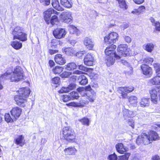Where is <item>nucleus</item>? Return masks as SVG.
<instances>
[{
    "label": "nucleus",
    "mask_w": 160,
    "mask_h": 160,
    "mask_svg": "<svg viewBox=\"0 0 160 160\" xmlns=\"http://www.w3.org/2000/svg\"><path fill=\"white\" fill-rule=\"evenodd\" d=\"M30 89L28 88H21L18 91V94L14 96V99L16 104L23 107L25 106L27 101V98L30 92Z\"/></svg>",
    "instance_id": "obj_1"
},
{
    "label": "nucleus",
    "mask_w": 160,
    "mask_h": 160,
    "mask_svg": "<svg viewBox=\"0 0 160 160\" xmlns=\"http://www.w3.org/2000/svg\"><path fill=\"white\" fill-rule=\"evenodd\" d=\"M23 76V71L20 67H16L14 69L12 74L11 75V73L8 71L1 77L6 79H10L11 82H18L22 79Z\"/></svg>",
    "instance_id": "obj_2"
},
{
    "label": "nucleus",
    "mask_w": 160,
    "mask_h": 160,
    "mask_svg": "<svg viewBox=\"0 0 160 160\" xmlns=\"http://www.w3.org/2000/svg\"><path fill=\"white\" fill-rule=\"evenodd\" d=\"M63 137L69 142H76V134L73 129L69 127H64L62 129Z\"/></svg>",
    "instance_id": "obj_3"
},
{
    "label": "nucleus",
    "mask_w": 160,
    "mask_h": 160,
    "mask_svg": "<svg viewBox=\"0 0 160 160\" xmlns=\"http://www.w3.org/2000/svg\"><path fill=\"white\" fill-rule=\"evenodd\" d=\"M118 35L117 33L112 32L107 35L104 38V41L107 45L113 44L118 40Z\"/></svg>",
    "instance_id": "obj_4"
},
{
    "label": "nucleus",
    "mask_w": 160,
    "mask_h": 160,
    "mask_svg": "<svg viewBox=\"0 0 160 160\" xmlns=\"http://www.w3.org/2000/svg\"><path fill=\"white\" fill-rule=\"evenodd\" d=\"M118 56H120L119 59L122 57H126L129 55V49L128 48V46L126 44H122L120 45L118 48Z\"/></svg>",
    "instance_id": "obj_5"
},
{
    "label": "nucleus",
    "mask_w": 160,
    "mask_h": 160,
    "mask_svg": "<svg viewBox=\"0 0 160 160\" xmlns=\"http://www.w3.org/2000/svg\"><path fill=\"white\" fill-rule=\"evenodd\" d=\"M149 135L145 133H142L141 136H138L136 140V143L138 145H140L142 143L144 145H148L150 143L151 141Z\"/></svg>",
    "instance_id": "obj_6"
},
{
    "label": "nucleus",
    "mask_w": 160,
    "mask_h": 160,
    "mask_svg": "<svg viewBox=\"0 0 160 160\" xmlns=\"http://www.w3.org/2000/svg\"><path fill=\"white\" fill-rule=\"evenodd\" d=\"M134 90V88L132 86L128 87H120L118 89V92L121 94V96L123 99L127 97V93L132 92Z\"/></svg>",
    "instance_id": "obj_7"
},
{
    "label": "nucleus",
    "mask_w": 160,
    "mask_h": 160,
    "mask_svg": "<svg viewBox=\"0 0 160 160\" xmlns=\"http://www.w3.org/2000/svg\"><path fill=\"white\" fill-rule=\"evenodd\" d=\"M67 33L65 29L58 28L55 29L53 33L55 37L58 39H60L64 38Z\"/></svg>",
    "instance_id": "obj_8"
},
{
    "label": "nucleus",
    "mask_w": 160,
    "mask_h": 160,
    "mask_svg": "<svg viewBox=\"0 0 160 160\" xmlns=\"http://www.w3.org/2000/svg\"><path fill=\"white\" fill-rule=\"evenodd\" d=\"M84 91H89L88 96V99L92 102H93L96 98V94L95 92L92 89L90 85L84 87Z\"/></svg>",
    "instance_id": "obj_9"
},
{
    "label": "nucleus",
    "mask_w": 160,
    "mask_h": 160,
    "mask_svg": "<svg viewBox=\"0 0 160 160\" xmlns=\"http://www.w3.org/2000/svg\"><path fill=\"white\" fill-rule=\"evenodd\" d=\"M61 17L63 21L66 23H69L72 22V13L69 11L64 12L61 15Z\"/></svg>",
    "instance_id": "obj_10"
},
{
    "label": "nucleus",
    "mask_w": 160,
    "mask_h": 160,
    "mask_svg": "<svg viewBox=\"0 0 160 160\" xmlns=\"http://www.w3.org/2000/svg\"><path fill=\"white\" fill-rule=\"evenodd\" d=\"M94 61L93 56L91 54L88 53L84 58V62L87 66H91L94 64Z\"/></svg>",
    "instance_id": "obj_11"
},
{
    "label": "nucleus",
    "mask_w": 160,
    "mask_h": 160,
    "mask_svg": "<svg viewBox=\"0 0 160 160\" xmlns=\"http://www.w3.org/2000/svg\"><path fill=\"white\" fill-rule=\"evenodd\" d=\"M22 112V109L18 107L13 108L10 111L12 116L13 119H16L20 116Z\"/></svg>",
    "instance_id": "obj_12"
},
{
    "label": "nucleus",
    "mask_w": 160,
    "mask_h": 160,
    "mask_svg": "<svg viewBox=\"0 0 160 160\" xmlns=\"http://www.w3.org/2000/svg\"><path fill=\"white\" fill-rule=\"evenodd\" d=\"M83 43L86 48L89 50H92L94 46V42L91 38L88 37L85 38Z\"/></svg>",
    "instance_id": "obj_13"
},
{
    "label": "nucleus",
    "mask_w": 160,
    "mask_h": 160,
    "mask_svg": "<svg viewBox=\"0 0 160 160\" xmlns=\"http://www.w3.org/2000/svg\"><path fill=\"white\" fill-rule=\"evenodd\" d=\"M77 152V150L74 147H70L65 149L63 153L65 155H74Z\"/></svg>",
    "instance_id": "obj_14"
},
{
    "label": "nucleus",
    "mask_w": 160,
    "mask_h": 160,
    "mask_svg": "<svg viewBox=\"0 0 160 160\" xmlns=\"http://www.w3.org/2000/svg\"><path fill=\"white\" fill-rule=\"evenodd\" d=\"M76 85L74 83L70 84L68 87H63L59 91V93H67L70 91L76 88Z\"/></svg>",
    "instance_id": "obj_15"
},
{
    "label": "nucleus",
    "mask_w": 160,
    "mask_h": 160,
    "mask_svg": "<svg viewBox=\"0 0 160 160\" xmlns=\"http://www.w3.org/2000/svg\"><path fill=\"white\" fill-rule=\"evenodd\" d=\"M141 69L143 74L148 75L152 74V72L151 68L146 64H142L141 66Z\"/></svg>",
    "instance_id": "obj_16"
},
{
    "label": "nucleus",
    "mask_w": 160,
    "mask_h": 160,
    "mask_svg": "<svg viewBox=\"0 0 160 160\" xmlns=\"http://www.w3.org/2000/svg\"><path fill=\"white\" fill-rule=\"evenodd\" d=\"M117 151L120 154L123 153L128 150V148L124 147L122 143H118L115 145Z\"/></svg>",
    "instance_id": "obj_17"
},
{
    "label": "nucleus",
    "mask_w": 160,
    "mask_h": 160,
    "mask_svg": "<svg viewBox=\"0 0 160 160\" xmlns=\"http://www.w3.org/2000/svg\"><path fill=\"white\" fill-rule=\"evenodd\" d=\"M55 61L56 63L60 65H63L66 62L65 58L61 54H57L55 56Z\"/></svg>",
    "instance_id": "obj_18"
},
{
    "label": "nucleus",
    "mask_w": 160,
    "mask_h": 160,
    "mask_svg": "<svg viewBox=\"0 0 160 160\" xmlns=\"http://www.w3.org/2000/svg\"><path fill=\"white\" fill-rule=\"evenodd\" d=\"M22 32H24L23 28L20 27H17L13 30L12 34L13 36V39H17Z\"/></svg>",
    "instance_id": "obj_19"
},
{
    "label": "nucleus",
    "mask_w": 160,
    "mask_h": 160,
    "mask_svg": "<svg viewBox=\"0 0 160 160\" xmlns=\"http://www.w3.org/2000/svg\"><path fill=\"white\" fill-rule=\"evenodd\" d=\"M52 9L49 8L44 12V20L48 24L49 23L50 18L52 13Z\"/></svg>",
    "instance_id": "obj_20"
},
{
    "label": "nucleus",
    "mask_w": 160,
    "mask_h": 160,
    "mask_svg": "<svg viewBox=\"0 0 160 160\" xmlns=\"http://www.w3.org/2000/svg\"><path fill=\"white\" fill-rule=\"evenodd\" d=\"M123 116L125 119H128L129 118L132 117L134 116V113L132 111L129 110L124 108L123 110Z\"/></svg>",
    "instance_id": "obj_21"
},
{
    "label": "nucleus",
    "mask_w": 160,
    "mask_h": 160,
    "mask_svg": "<svg viewBox=\"0 0 160 160\" xmlns=\"http://www.w3.org/2000/svg\"><path fill=\"white\" fill-rule=\"evenodd\" d=\"M62 52L68 55L72 56L74 55L75 52L74 50L71 48H63L62 49Z\"/></svg>",
    "instance_id": "obj_22"
},
{
    "label": "nucleus",
    "mask_w": 160,
    "mask_h": 160,
    "mask_svg": "<svg viewBox=\"0 0 160 160\" xmlns=\"http://www.w3.org/2000/svg\"><path fill=\"white\" fill-rule=\"evenodd\" d=\"M116 58L112 56H106V63L108 66L112 65L115 62Z\"/></svg>",
    "instance_id": "obj_23"
},
{
    "label": "nucleus",
    "mask_w": 160,
    "mask_h": 160,
    "mask_svg": "<svg viewBox=\"0 0 160 160\" xmlns=\"http://www.w3.org/2000/svg\"><path fill=\"white\" fill-rule=\"evenodd\" d=\"M105 53L107 56H112L114 58H116L117 59L119 60V57L120 56H118V54L113 52L110 51L108 48L105 49Z\"/></svg>",
    "instance_id": "obj_24"
},
{
    "label": "nucleus",
    "mask_w": 160,
    "mask_h": 160,
    "mask_svg": "<svg viewBox=\"0 0 160 160\" xmlns=\"http://www.w3.org/2000/svg\"><path fill=\"white\" fill-rule=\"evenodd\" d=\"M141 107H147L149 106L150 100L149 98H142L139 102Z\"/></svg>",
    "instance_id": "obj_25"
},
{
    "label": "nucleus",
    "mask_w": 160,
    "mask_h": 160,
    "mask_svg": "<svg viewBox=\"0 0 160 160\" xmlns=\"http://www.w3.org/2000/svg\"><path fill=\"white\" fill-rule=\"evenodd\" d=\"M52 4L56 9L59 11L63 10V8L60 6L58 0H52Z\"/></svg>",
    "instance_id": "obj_26"
},
{
    "label": "nucleus",
    "mask_w": 160,
    "mask_h": 160,
    "mask_svg": "<svg viewBox=\"0 0 160 160\" xmlns=\"http://www.w3.org/2000/svg\"><path fill=\"white\" fill-rule=\"evenodd\" d=\"M77 67L76 64L74 62L68 63L64 66L65 69L68 71H72L76 69Z\"/></svg>",
    "instance_id": "obj_27"
},
{
    "label": "nucleus",
    "mask_w": 160,
    "mask_h": 160,
    "mask_svg": "<svg viewBox=\"0 0 160 160\" xmlns=\"http://www.w3.org/2000/svg\"><path fill=\"white\" fill-rule=\"evenodd\" d=\"M61 4L64 7L70 8L72 6V2L70 0H61Z\"/></svg>",
    "instance_id": "obj_28"
},
{
    "label": "nucleus",
    "mask_w": 160,
    "mask_h": 160,
    "mask_svg": "<svg viewBox=\"0 0 160 160\" xmlns=\"http://www.w3.org/2000/svg\"><path fill=\"white\" fill-rule=\"evenodd\" d=\"M11 45L16 50H19L22 47V43L18 41L11 42Z\"/></svg>",
    "instance_id": "obj_29"
},
{
    "label": "nucleus",
    "mask_w": 160,
    "mask_h": 160,
    "mask_svg": "<svg viewBox=\"0 0 160 160\" xmlns=\"http://www.w3.org/2000/svg\"><path fill=\"white\" fill-rule=\"evenodd\" d=\"M68 30L71 34L75 33L77 35L80 33L79 31L75 26L71 25L68 26Z\"/></svg>",
    "instance_id": "obj_30"
},
{
    "label": "nucleus",
    "mask_w": 160,
    "mask_h": 160,
    "mask_svg": "<svg viewBox=\"0 0 160 160\" xmlns=\"http://www.w3.org/2000/svg\"><path fill=\"white\" fill-rule=\"evenodd\" d=\"M151 22L152 23V25L154 26L156 30L160 31V23L159 22L156 21L154 18H150Z\"/></svg>",
    "instance_id": "obj_31"
},
{
    "label": "nucleus",
    "mask_w": 160,
    "mask_h": 160,
    "mask_svg": "<svg viewBox=\"0 0 160 160\" xmlns=\"http://www.w3.org/2000/svg\"><path fill=\"white\" fill-rule=\"evenodd\" d=\"M79 83L82 85H84L88 82L87 78L84 75H81L79 77L78 79Z\"/></svg>",
    "instance_id": "obj_32"
},
{
    "label": "nucleus",
    "mask_w": 160,
    "mask_h": 160,
    "mask_svg": "<svg viewBox=\"0 0 160 160\" xmlns=\"http://www.w3.org/2000/svg\"><path fill=\"white\" fill-rule=\"evenodd\" d=\"M150 83L152 85L160 84V76H156L151 79Z\"/></svg>",
    "instance_id": "obj_33"
},
{
    "label": "nucleus",
    "mask_w": 160,
    "mask_h": 160,
    "mask_svg": "<svg viewBox=\"0 0 160 160\" xmlns=\"http://www.w3.org/2000/svg\"><path fill=\"white\" fill-rule=\"evenodd\" d=\"M150 138L152 140H158L159 139V137L157 133L153 131H151L149 134Z\"/></svg>",
    "instance_id": "obj_34"
},
{
    "label": "nucleus",
    "mask_w": 160,
    "mask_h": 160,
    "mask_svg": "<svg viewBox=\"0 0 160 160\" xmlns=\"http://www.w3.org/2000/svg\"><path fill=\"white\" fill-rule=\"evenodd\" d=\"M24 138V137L22 135L19 136L15 139V143L17 145H19L20 146H22L24 144V143L22 142Z\"/></svg>",
    "instance_id": "obj_35"
},
{
    "label": "nucleus",
    "mask_w": 160,
    "mask_h": 160,
    "mask_svg": "<svg viewBox=\"0 0 160 160\" xmlns=\"http://www.w3.org/2000/svg\"><path fill=\"white\" fill-rule=\"evenodd\" d=\"M129 102L134 106H137L138 103V98L134 96H131L128 98Z\"/></svg>",
    "instance_id": "obj_36"
},
{
    "label": "nucleus",
    "mask_w": 160,
    "mask_h": 160,
    "mask_svg": "<svg viewBox=\"0 0 160 160\" xmlns=\"http://www.w3.org/2000/svg\"><path fill=\"white\" fill-rule=\"evenodd\" d=\"M154 45L152 43H148L145 45V49L149 52H151L154 48Z\"/></svg>",
    "instance_id": "obj_37"
},
{
    "label": "nucleus",
    "mask_w": 160,
    "mask_h": 160,
    "mask_svg": "<svg viewBox=\"0 0 160 160\" xmlns=\"http://www.w3.org/2000/svg\"><path fill=\"white\" fill-rule=\"evenodd\" d=\"M118 2L119 6L120 8L123 9H126L128 8L125 0H116Z\"/></svg>",
    "instance_id": "obj_38"
},
{
    "label": "nucleus",
    "mask_w": 160,
    "mask_h": 160,
    "mask_svg": "<svg viewBox=\"0 0 160 160\" xmlns=\"http://www.w3.org/2000/svg\"><path fill=\"white\" fill-rule=\"evenodd\" d=\"M19 38L17 39L19 40L22 41H25L27 39V34L25 33L24 32H22L19 36Z\"/></svg>",
    "instance_id": "obj_39"
},
{
    "label": "nucleus",
    "mask_w": 160,
    "mask_h": 160,
    "mask_svg": "<svg viewBox=\"0 0 160 160\" xmlns=\"http://www.w3.org/2000/svg\"><path fill=\"white\" fill-rule=\"evenodd\" d=\"M63 68L59 66H56L52 69L53 73L55 74H60Z\"/></svg>",
    "instance_id": "obj_40"
},
{
    "label": "nucleus",
    "mask_w": 160,
    "mask_h": 160,
    "mask_svg": "<svg viewBox=\"0 0 160 160\" xmlns=\"http://www.w3.org/2000/svg\"><path fill=\"white\" fill-rule=\"evenodd\" d=\"M88 103L87 99L86 98L85 99V98H81V100L79 103V104L80 106V107H83L85 104H87Z\"/></svg>",
    "instance_id": "obj_41"
},
{
    "label": "nucleus",
    "mask_w": 160,
    "mask_h": 160,
    "mask_svg": "<svg viewBox=\"0 0 160 160\" xmlns=\"http://www.w3.org/2000/svg\"><path fill=\"white\" fill-rule=\"evenodd\" d=\"M70 95L72 100L77 99L80 97L78 92H72L70 93Z\"/></svg>",
    "instance_id": "obj_42"
},
{
    "label": "nucleus",
    "mask_w": 160,
    "mask_h": 160,
    "mask_svg": "<svg viewBox=\"0 0 160 160\" xmlns=\"http://www.w3.org/2000/svg\"><path fill=\"white\" fill-rule=\"evenodd\" d=\"M58 17L54 15L52 16L50 20H49V23H50L52 25H54L56 24V22H58Z\"/></svg>",
    "instance_id": "obj_43"
},
{
    "label": "nucleus",
    "mask_w": 160,
    "mask_h": 160,
    "mask_svg": "<svg viewBox=\"0 0 160 160\" xmlns=\"http://www.w3.org/2000/svg\"><path fill=\"white\" fill-rule=\"evenodd\" d=\"M86 53L85 51H79L75 53L74 55L78 58H82Z\"/></svg>",
    "instance_id": "obj_44"
},
{
    "label": "nucleus",
    "mask_w": 160,
    "mask_h": 160,
    "mask_svg": "<svg viewBox=\"0 0 160 160\" xmlns=\"http://www.w3.org/2000/svg\"><path fill=\"white\" fill-rule=\"evenodd\" d=\"M83 125L88 126L89 125V120L87 118H84L79 120Z\"/></svg>",
    "instance_id": "obj_45"
},
{
    "label": "nucleus",
    "mask_w": 160,
    "mask_h": 160,
    "mask_svg": "<svg viewBox=\"0 0 160 160\" xmlns=\"http://www.w3.org/2000/svg\"><path fill=\"white\" fill-rule=\"evenodd\" d=\"M5 120L7 122H13L14 119L13 118L12 116H10L9 113H6L5 115Z\"/></svg>",
    "instance_id": "obj_46"
},
{
    "label": "nucleus",
    "mask_w": 160,
    "mask_h": 160,
    "mask_svg": "<svg viewBox=\"0 0 160 160\" xmlns=\"http://www.w3.org/2000/svg\"><path fill=\"white\" fill-rule=\"evenodd\" d=\"M130 155V153H126L124 155L120 156L118 160H128Z\"/></svg>",
    "instance_id": "obj_47"
},
{
    "label": "nucleus",
    "mask_w": 160,
    "mask_h": 160,
    "mask_svg": "<svg viewBox=\"0 0 160 160\" xmlns=\"http://www.w3.org/2000/svg\"><path fill=\"white\" fill-rule=\"evenodd\" d=\"M153 66L156 70V73L158 75L160 74V64L155 63L154 64Z\"/></svg>",
    "instance_id": "obj_48"
},
{
    "label": "nucleus",
    "mask_w": 160,
    "mask_h": 160,
    "mask_svg": "<svg viewBox=\"0 0 160 160\" xmlns=\"http://www.w3.org/2000/svg\"><path fill=\"white\" fill-rule=\"evenodd\" d=\"M68 106H72L74 107H80V106L79 104V103L75 102H72L66 104Z\"/></svg>",
    "instance_id": "obj_49"
},
{
    "label": "nucleus",
    "mask_w": 160,
    "mask_h": 160,
    "mask_svg": "<svg viewBox=\"0 0 160 160\" xmlns=\"http://www.w3.org/2000/svg\"><path fill=\"white\" fill-rule=\"evenodd\" d=\"M52 83L54 84H59L60 82V78L59 77H55L52 80Z\"/></svg>",
    "instance_id": "obj_50"
},
{
    "label": "nucleus",
    "mask_w": 160,
    "mask_h": 160,
    "mask_svg": "<svg viewBox=\"0 0 160 160\" xmlns=\"http://www.w3.org/2000/svg\"><path fill=\"white\" fill-rule=\"evenodd\" d=\"M72 74V72H64L60 75L62 78H67L69 77Z\"/></svg>",
    "instance_id": "obj_51"
},
{
    "label": "nucleus",
    "mask_w": 160,
    "mask_h": 160,
    "mask_svg": "<svg viewBox=\"0 0 160 160\" xmlns=\"http://www.w3.org/2000/svg\"><path fill=\"white\" fill-rule=\"evenodd\" d=\"M108 158L109 160H117V155L114 153L113 154L109 155Z\"/></svg>",
    "instance_id": "obj_52"
},
{
    "label": "nucleus",
    "mask_w": 160,
    "mask_h": 160,
    "mask_svg": "<svg viewBox=\"0 0 160 160\" xmlns=\"http://www.w3.org/2000/svg\"><path fill=\"white\" fill-rule=\"evenodd\" d=\"M153 61V59L151 58H147L144 59L143 62L144 63L147 64H151Z\"/></svg>",
    "instance_id": "obj_53"
},
{
    "label": "nucleus",
    "mask_w": 160,
    "mask_h": 160,
    "mask_svg": "<svg viewBox=\"0 0 160 160\" xmlns=\"http://www.w3.org/2000/svg\"><path fill=\"white\" fill-rule=\"evenodd\" d=\"M63 101L64 102H67L69 100H71V98L70 95H65L63 96Z\"/></svg>",
    "instance_id": "obj_54"
},
{
    "label": "nucleus",
    "mask_w": 160,
    "mask_h": 160,
    "mask_svg": "<svg viewBox=\"0 0 160 160\" xmlns=\"http://www.w3.org/2000/svg\"><path fill=\"white\" fill-rule=\"evenodd\" d=\"M123 37V38H124L125 41L126 42L128 43L131 42L132 41V39L130 37L128 36H127L125 35H124Z\"/></svg>",
    "instance_id": "obj_55"
},
{
    "label": "nucleus",
    "mask_w": 160,
    "mask_h": 160,
    "mask_svg": "<svg viewBox=\"0 0 160 160\" xmlns=\"http://www.w3.org/2000/svg\"><path fill=\"white\" fill-rule=\"evenodd\" d=\"M128 124L132 128H134V122L133 120L132 119H128Z\"/></svg>",
    "instance_id": "obj_56"
},
{
    "label": "nucleus",
    "mask_w": 160,
    "mask_h": 160,
    "mask_svg": "<svg viewBox=\"0 0 160 160\" xmlns=\"http://www.w3.org/2000/svg\"><path fill=\"white\" fill-rule=\"evenodd\" d=\"M116 48V46L114 45L113 44H111L110 46H108L107 48L106 49H109L110 51L114 52L115 48Z\"/></svg>",
    "instance_id": "obj_57"
},
{
    "label": "nucleus",
    "mask_w": 160,
    "mask_h": 160,
    "mask_svg": "<svg viewBox=\"0 0 160 160\" xmlns=\"http://www.w3.org/2000/svg\"><path fill=\"white\" fill-rule=\"evenodd\" d=\"M152 129L155 130H158V128H160V124H153L152 126Z\"/></svg>",
    "instance_id": "obj_58"
},
{
    "label": "nucleus",
    "mask_w": 160,
    "mask_h": 160,
    "mask_svg": "<svg viewBox=\"0 0 160 160\" xmlns=\"http://www.w3.org/2000/svg\"><path fill=\"white\" fill-rule=\"evenodd\" d=\"M78 68L81 70L84 71H87L88 69L87 68L82 65H80L78 66Z\"/></svg>",
    "instance_id": "obj_59"
},
{
    "label": "nucleus",
    "mask_w": 160,
    "mask_h": 160,
    "mask_svg": "<svg viewBox=\"0 0 160 160\" xmlns=\"http://www.w3.org/2000/svg\"><path fill=\"white\" fill-rule=\"evenodd\" d=\"M77 90L78 92V93L79 92L80 94H82L83 92L84 91V87H79L77 89Z\"/></svg>",
    "instance_id": "obj_60"
},
{
    "label": "nucleus",
    "mask_w": 160,
    "mask_h": 160,
    "mask_svg": "<svg viewBox=\"0 0 160 160\" xmlns=\"http://www.w3.org/2000/svg\"><path fill=\"white\" fill-rule=\"evenodd\" d=\"M41 2H44L46 5H48L50 3V0H40Z\"/></svg>",
    "instance_id": "obj_61"
},
{
    "label": "nucleus",
    "mask_w": 160,
    "mask_h": 160,
    "mask_svg": "<svg viewBox=\"0 0 160 160\" xmlns=\"http://www.w3.org/2000/svg\"><path fill=\"white\" fill-rule=\"evenodd\" d=\"M138 10L139 13H141L142 12H143L145 10V7L144 6H142L138 8Z\"/></svg>",
    "instance_id": "obj_62"
},
{
    "label": "nucleus",
    "mask_w": 160,
    "mask_h": 160,
    "mask_svg": "<svg viewBox=\"0 0 160 160\" xmlns=\"http://www.w3.org/2000/svg\"><path fill=\"white\" fill-rule=\"evenodd\" d=\"M152 160H160L159 156L157 155H155L152 158Z\"/></svg>",
    "instance_id": "obj_63"
},
{
    "label": "nucleus",
    "mask_w": 160,
    "mask_h": 160,
    "mask_svg": "<svg viewBox=\"0 0 160 160\" xmlns=\"http://www.w3.org/2000/svg\"><path fill=\"white\" fill-rule=\"evenodd\" d=\"M129 25L127 23H124L121 26V28L123 29H124L128 27Z\"/></svg>",
    "instance_id": "obj_64"
}]
</instances>
